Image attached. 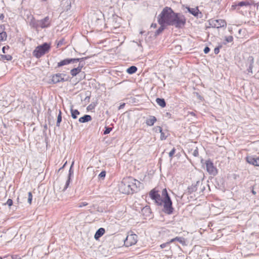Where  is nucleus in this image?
<instances>
[{"label":"nucleus","mask_w":259,"mask_h":259,"mask_svg":"<svg viewBox=\"0 0 259 259\" xmlns=\"http://www.w3.org/2000/svg\"><path fill=\"white\" fill-rule=\"evenodd\" d=\"M175 13L170 8H164L158 17L159 24L171 25Z\"/></svg>","instance_id":"3"},{"label":"nucleus","mask_w":259,"mask_h":259,"mask_svg":"<svg viewBox=\"0 0 259 259\" xmlns=\"http://www.w3.org/2000/svg\"><path fill=\"white\" fill-rule=\"evenodd\" d=\"M0 259H2V257H0Z\"/></svg>","instance_id":"46"},{"label":"nucleus","mask_w":259,"mask_h":259,"mask_svg":"<svg viewBox=\"0 0 259 259\" xmlns=\"http://www.w3.org/2000/svg\"><path fill=\"white\" fill-rule=\"evenodd\" d=\"M156 120V118L155 116H151L146 120V123L147 125L152 126L154 125Z\"/></svg>","instance_id":"16"},{"label":"nucleus","mask_w":259,"mask_h":259,"mask_svg":"<svg viewBox=\"0 0 259 259\" xmlns=\"http://www.w3.org/2000/svg\"><path fill=\"white\" fill-rule=\"evenodd\" d=\"M88 204V203L86 202H82L78 204V207H82L84 206H87Z\"/></svg>","instance_id":"29"},{"label":"nucleus","mask_w":259,"mask_h":259,"mask_svg":"<svg viewBox=\"0 0 259 259\" xmlns=\"http://www.w3.org/2000/svg\"><path fill=\"white\" fill-rule=\"evenodd\" d=\"M28 202L30 205L32 203V194L31 192H28Z\"/></svg>","instance_id":"27"},{"label":"nucleus","mask_w":259,"mask_h":259,"mask_svg":"<svg viewBox=\"0 0 259 259\" xmlns=\"http://www.w3.org/2000/svg\"><path fill=\"white\" fill-rule=\"evenodd\" d=\"M138 241V236L136 234H130L126 236L124 240V244L126 247H130L136 244Z\"/></svg>","instance_id":"7"},{"label":"nucleus","mask_w":259,"mask_h":259,"mask_svg":"<svg viewBox=\"0 0 259 259\" xmlns=\"http://www.w3.org/2000/svg\"><path fill=\"white\" fill-rule=\"evenodd\" d=\"M221 48V46L217 47V48H215L214 49V53L215 54L217 55V54H218L219 53V52H220V49Z\"/></svg>","instance_id":"33"},{"label":"nucleus","mask_w":259,"mask_h":259,"mask_svg":"<svg viewBox=\"0 0 259 259\" xmlns=\"http://www.w3.org/2000/svg\"><path fill=\"white\" fill-rule=\"evenodd\" d=\"M78 58H71V59H65L61 60L57 63V67H60L64 65H68L71 63L77 62L79 61Z\"/></svg>","instance_id":"9"},{"label":"nucleus","mask_w":259,"mask_h":259,"mask_svg":"<svg viewBox=\"0 0 259 259\" xmlns=\"http://www.w3.org/2000/svg\"><path fill=\"white\" fill-rule=\"evenodd\" d=\"M10 49V47L9 46H4L3 49H2V51H3V53L4 54H6V50H9Z\"/></svg>","instance_id":"30"},{"label":"nucleus","mask_w":259,"mask_h":259,"mask_svg":"<svg viewBox=\"0 0 259 259\" xmlns=\"http://www.w3.org/2000/svg\"><path fill=\"white\" fill-rule=\"evenodd\" d=\"M175 241H179L180 243L182 244H184L185 243V239L183 237H176L174 238L171 239L170 240H169V242L172 243Z\"/></svg>","instance_id":"19"},{"label":"nucleus","mask_w":259,"mask_h":259,"mask_svg":"<svg viewBox=\"0 0 259 259\" xmlns=\"http://www.w3.org/2000/svg\"><path fill=\"white\" fill-rule=\"evenodd\" d=\"M62 115V112L60 110H59V114H58V117H57V124H56L57 126H60V122L62 121V115Z\"/></svg>","instance_id":"25"},{"label":"nucleus","mask_w":259,"mask_h":259,"mask_svg":"<svg viewBox=\"0 0 259 259\" xmlns=\"http://www.w3.org/2000/svg\"><path fill=\"white\" fill-rule=\"evenodd\" d=\"M149 195L150 197L158 205L161 206L163 205V211L165 213L170 214L173 212L174 208L172 206V203L166 188L162 190L161 196L156 188L152 189L149 192Z\"/></svg>","instance_id":"1"},{"label":"nucleus","mask_w":259,"mask_h":259,"mask_svg":"<svg viewBox=\"0 0 259 259\" xmlns=\"http://www.w3.org/2000/svg\"><path fill=\"white\" fill-rule=\"evenodd\" d=\"M92 120V117L89 115H85L84 116L79 118V121L81 123H84L90 121Z\"/></svg>","instance_id":"17"},{"label":"nucleus","mask_w":259,"mask_h":259,"mask_svg":"<svg viewBox=\"0 0 259 259\" xmlns=\"http://www.w3.org/2000/svg\"><path fill=\"white\" fill-rule=\"evenodd\" d=\"M64 39H62L61 40H60L57 44V47L62 46L64 43Z\"/></svg>","instance_id":"38"},{"label":"nucleus","mask_w":259,"mask_h":259,"mask_svg":"<svg viewBox=\"0 0 259 259\" xmlns=\"http://www.w3.org/2000/svg\"><path fill=\"white\" fill-rule=\"evenodd\" d=\"M13 200L11 199H8L7 202H6V204L9 206H11L12 205H13Z\"/></svg>","instance_id":"31"},{"label":"nucleus","mask_w":259,"mask_h":259,"mask_svg":"<svg viewBox=\"0 0 259 259\" xmlns=\"http://www.w3.org/2000/svg\"><path fill=\"white\" fill-rule=\"evenodd\" d=\"M252 68H253L252 65L250 64L249 68L247 69V71L248 73H252Z\"/></svg>","instance_id":"36"},{"label":"nucleus","mask_w":259,"mask_h":259,"mask_svg":"<svg viewBox=\"0 0 259 259\" xmlns=\"http://www.w3.org/2000/svg\"><path fill=\"white\" fill-rule=\"evenodd\" d=\"M5 27L3 25H0V41H4L7 40V33L5 31Z\"/></svg>","instance_id":"11"},{"label":"nucleus","mask_w":259,"mask_h":259,"mask_svg":"<svg viewBox=\"0 0 259 259\" xmlns=\"http://www.w3.org/2000/svg\"><path fill=\"white\" fill-rule=\"evenodd\" d=\"M66 164V162L65 163L64 165H63V167Z\"/></svg>","instance_id":"45"},{"label":"nucleus","mask_w":259,"mask_h":259,"mask_svg":"<svg viewBox=\"0 0 259 259\" xmlns=\"http://www.w3.org/2000/svg\"><path fill=\"white\" fill-rule=\"evenodd\" d=\"M71 116L74 119L77 118L78 115L79 114V112L76 109H71Z\"/></svg>","instance_id":"23"},{"label":"nucleus","mask_w":259,"mask_h":259,"mask_svg":"<svg viewBox=\"0 0 259 259\" xmlns=\"http://www.w3.org/2000/svg\"><path fill=\"white\" fill-rule=\"evenodd\" d=\"M106 176V172L105 171H102L99 174V177L101 178H104Z\"/></svg>","instance_id":"37"},{"label":"nucleus","mask_w":259,"mask_h":259,"mask_svg":"<svg viewBox=\"0 0 259 259\" xmlns=\"http://www.w3.org/2000/svg\"><path fill=\"white\" fill-rule=\"evenodd\" d=\"M51 49V44L45 42L36 47L32 52V55L36 58H40L49 53Z\"/></svg>","instance_id":"4"},{"label":"nucleus","mask_w":259,"mask_h":259,"mask_svg":"<svg viewBox=\"0 0 259 259\" xmlns=\"http://www.w3.org/2000/svg\"><path fill=\"white\" fill-rule=\"evenodd\" d=\"M124 106H125V103H123V104H121L119 107V109L123 108L124 107Z\"/></svg>","instance_id":"40"},{"label":"nucleus","mask_w":259,"mask_h":259,"mask_svg":"<svg viewBox=\"0 0 259 259\" xmlns=\"http://www.w3.org/2000/svg\"><path fill=\"white\" fill-rule=\"evenodd\" d=\"M137 71V68L135 66H132L127 68L126 70V72L130 74H133L135 73Z\"/></svg>","instance_id":"22"},{"label":"nucleus","mask_w":259,"mask_h":259,"mask_svg":"<svg viewBox=\"0 0 259 259\" xmlns=\"http://www.w3.org/2000/svg\"><path fill=\"white\" fill-rule=\"evenodd\" d=\"M68 184H69V182H67L66 183V187H65V189H66V188L67 187V186H68Z\"/></svg>","instance_id":"42"},{"label":"nucleus","mask_w":259,"mask_h":259,"mask_svg":"<svg viewBox=\"0 0 259 259\" xmlns=\"http://www.w3.org/2000/svg\"><path fill=\"white\" fill-rule=\"evenodd\" d=\"M170 242H169V241L167 242H166V243H163V244H161L160 245V247L161 248H165L167 246H168L169 245V244H170Z\"/></svg>","instance_id":"32"},{"label":"nucleus","mask_w":259,"mask_h":259,"mask_svg":"<svg viewBox=\"0 0 259 259\" xmlns=\"http://www.w3.org/2000/svg\"><path fill=\"white\" fill-rule=\"evenodd\" d=\"M82 67L78 66L77 68H73L70 70V74L72 76H75L81 72Z\"/></svg>","instance_id":"15"},{"label":"nucleus","mask_w":259,"mask_h":259,"mask_svg":"<svg viewBox=\"0 0 259 259\" xmlns=\"http://www.w3.org/2000/svg\"><path fill=\"white\" fill-rule=\"evenodd\" d=\"M214 26L217 28L225 27L227 26V23L225 20L223 19L215 20L213 21Z\"/></svg>","instance_id":"12"},{"label":"nucleus","mask_w":259,"mask_h":259,"mask_svg":"<svg viewBox=\"0 0 259 259\" xmlns=\"http://www.w3.org/2000/svg\"><path fill=\"white\" fill-rule=\"evenodd\" d=\"M160 25V27L158 29V30L156 31L155 34L156 35L159 34L161 32H162V31L164 29L165 26L166 25L164 24H159Z\"/></svg>","instance_id":"24"},{"label":"nucleus","mask_w":259,"mask_h":259,"mask_svg":"<svg viewBox=\"0 0 259 259\" xmlns=\"http://www.w3.org/2000/svg\"><path fill=\"white\" fill-rule=\"evenodd\" d=\"M65 75L61 73H56L52 76L51 81L53 83H57L60 82L64 81Z\"/></svg>","instance_id":"10"},{"label":"nucleus","mask_w":259,"mask_h":259,"mask_svg":"<svg viewBox=\"0 0 259 259\" xmlns=\"http://www.w3.org/2000/svg\"><path fill=\"white\" fill-rule=\"evenodd\" d=\"M156 102L161 107H164L166 106V103L163 99L157 98Z\"/></svg>","instance_id":"21"},{"label":"nucleus","mask_w":259,"mask_h":259,"mask_svg":"<svg viewBox=\"0 0 259 259\" xmlns=\"http://www.w3.org/2000/svg\"><path fill=\"white\" fill-rule=\"evenodd\" d=\"M141 183L131 177L123 179L120 189L122 192L126 194L137 192L140 189Z\"/></svg>","instance_id":"2"},{"label":"nucleus","mask_w":259,"mask_h":259,"mask_svg":"<svg viewBox=\"0 0 259 259\" xmlns=\"http://www.w3.org/2000/svg\"><path fill=\"white\" fill-rule=\"evenodd\" d=\"M51 25V20L49 16H47L37 22V24L35 25V27H40L41 28H47Z\"/></svg>","instance_id":"8"},{"label":"nucleus","mask_w":259,"mask_h":259,"mask_svg":"<svg viewBox=\"0 0 259 259\" xmlns=\"http://www.w3.org/2000/svg\"><path fill=\"white\" fill-rule=\"evenodd\" d=\"M252 194H254V195H255V194H256L255 191H254V190H252Z\"/></svg>","instance_id":"43"},{"label":"nucleus","mask_w":259,"mask_h":259,"mask_svg":"<svg viewBox=\"0 0 259 259\" xmlns=\"http://www.w3.org/2000/svg\"><path fill=\"white\" fill-rule=\"evenodd\" d=\"M105 232V229L103 228H100L96 232V233L95 234V236H94L96 240H98L100 237H101L102 236H103L104 235Z\"/></svg>","instance_id":"14"},{"label":"nucleus","mask_w":259,"mask_h":259,"mask_svg":"<svg viewBox=\"0 0 259 259\" xmlns=\"http://www.w3.org/2000/svg\"><path fill=\"white\" fill-rule=\"evenodd\" d=\"M250 5H251V4L248 1H246L240 2L238 3V4L237 5H233V6H232V7H234V8L236 9L237 6L247 7V6H249Z\"/></svg>","instance_id":"18"},{"label":"nucleus","mask_w":259,"mask_h":259,"mask_svg":"<svg viewBox=\"0 0 259 259\" xmlns=\"http://www.w3.org/2000/svg\"><path fill=\"white\" fill-rule=\"evenodd\" d=\"M111 130L112 128L110 127H107L104 132V134L106 135L109 134L111 132Z\"/></svg>","instance_id":"34"},{"label":"nucleus","mask_w":259,"mask_h":259,"mask_svg":"<svg viewBox=\"0 0 259 259\" xmlns=\"http://www.w3.org/2000/svg\"><path fill=\"white\" fill-rule=\"evenodd\" d=\"M206 169L208 173L213 176H216L218 173V170L214 165L213 163L210 160H207L205 162Z\"/></svg>","instance_id":"6"},{"label":"nucleus","mask_w":259,"mask_h":259,"mask_svg":"<svg viewBox=\"0 0 259 259\" xmlns=\"http://www.w3.org/2000/svg\"><path fill=\"white\" fill-rule=\"evenodd\" d=\"M186 8L190 13L192 14L195 17H198L199 16V14H200V12H199V10L198 9V7L190 8L187 7Z\"/></svg>","instance_id":"13"},{"label":"nucleus","mask_w":259,"mask_h":259,"mask_svg":"<svg viewBox=\"0 0 259 259\" xmlns=\"http://www.w3.org/2000/svg\"><path fill=\"white\" fill-rule=\"evenodd\" d=\"M151 26L154 27V28H156V24H152L151 25Z\"/></svg>","instance_id":"41"},{"label":"nucleus","mask_w":259,"mask_h":259,"mask_svg":"<svg viewBox=\"0 0 259 259\" xmlns=\"http://www.w3.org/2000/svg\"><path fill=\"white\" fill-rule=\"evenodd\" d=\"M73 164H74V161L72 162L71 166H72L73 165Z\"/></svg>","instance_id":"44"},{"label":"nucleus","mask_w":259,"mask_h":259,"mask_svg":"<svg viewBox=\"0 0 259 259\" xmlns=\"http://www.w3.org/2000/svg\"><path fill=\"white\" fill-rule=\"evenodd\" d=\"M12 56L10 55H1L0 59L3 61H11L12 59Z\"/></svg>","instance_id":"20"},{"label":"nucleus","mask_w":259,"mask_h":259,"mask_svg":"<svg viewBox=\"0 0 259 259\" xmlns=\"http://www.w3.org/2000/svg\"><path fill=\"white\" fill-rule=\"evenodd\" d=\"M158 129H159V131L161 134V136H160V139L161 140H165L166 138V137L164 135V133L162 132V128L160 126H158Z\"/></svg>","instance_id":"26"},{"label":"nucleus","mask_w":259,"mask_h":259,"mask_svg":"<svg viewBox=\"0 0 259 259\" xmlns=\"http://www.w3.org/2000/svg\"><path fill=\"white\" fill-rule=\"evenodd\" d=\"M233 40V36H230L229 37H227L226 38V40L227 41V42H232Z\"/></svg>","instance_id":"35"},{"label":"nucleus","mask_w":259,"mask_h":259,"mask_svg":"<svg viewBox=\"0 0 259 259\" xmlns=\"http://www.w3.org/2000/svg\"><path fill=\"white\" fill-rule=\"evenodd\" d=\"M209 51H210V49L209 48V47H206L204 49V53L205 54H207L209 52Z\"/></svg>","instance_id":"39"},{"label":"nucleus","mask_w":259,"mask_h":259,"mask_svg":"<svg viewBox=\"0 0 259 259\" xmlns=\"http://www.w3.org/2000/svg\"><path fill=\"white\" fill-rule=\"evenodd\" d=\"M176 152V149L175 148H174L169 152V156L170 158H172L174 156V155L175 154Z\"/></svg>","instance_id":"28"},{"label":"nucleus","mask_w":259,"mask_h":259,"mask_svg":"<svg viewBox=\"0 0 259 259\" xmlns=\"http://www.w3.org/2000/svg\"><path fill=\"white\" fill-rule=\"evenodd\" d=\"M186 24V17L180 14L175 13L171 24V26L177 28H183Z\"/></svg>","instance_id":"5"}]
</instances>
